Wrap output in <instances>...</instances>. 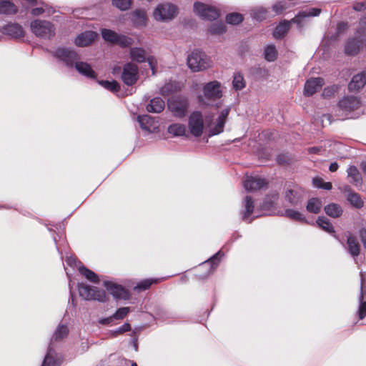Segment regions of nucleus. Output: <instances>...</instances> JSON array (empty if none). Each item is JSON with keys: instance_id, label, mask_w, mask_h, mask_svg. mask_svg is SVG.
I'll list each match as a JSON object with an SVG mask.
<instances>
[{"instance_id": "obj_1", "label": "nucleus", "mask_w": 366, "mask_h": 366, "mask_svg": "<svg viewBox=\"0 0 366 366\" xmlns=\"http://www.w3.org/2000/svg\"><path fill=\"white\" fill-rule=\"evenodd\" d=\"M223 96L222 84L214 80L204 84L202 89V93L197 96V100L200 105L205 107H220L219 102Z\"/></svg>"}, {"instance_id": "obj_2", "label": "nucleus", "mask_w": 366, "mask_h": 366, "mask_svg": "<svg viewBox=\"0 0 366 366\" xmlns=\"http://www.w3.org/2000/svg\"><path fill=\"white\" fill-rule=\"evenodd\" d=\"M321 13V9L318 8H308L300 11L290 21H284L280 22L273 31V36L275 39H282L288 32L290 23L297 24L299 27L302 26V21L307 17L318 16Z\"/></svg>"}, {"instance_id": "obj_3", "label": "nucleus", "mask_w": 366, "mask_h": 366, "mask_svg": "<svg viewBox=\"0 0 366 366\" xmlns=\"http://www.w3.org/2000/svg\"><path fill=\"white\" fill-rule=\"evenodd\" d=\"M59 63L62 64L68 69H73L81 56L74 49L69 47L59 46L50 51Z\"/></svg>"}, {"instance_id": "obj_4", "label": "nucleus", "mask_w": 366, "mask_h": 366, "mask_svg": "<svg viewBox=\"0 0 366 366\" xmlns=\"http://www.w3.org/2000/svg\"><path fill=\"white\" fill-rule=\"evenodd\" d=\"M31 33L38 38L49 40L56 34L55 25L47 20L34 19L30 22Z\"/></svg>"}, {"instance_id": "obj_5", "label": "nucleus", "mask_w": 366, "mask_h": 366, "mask_svg": "<svg viewBox=\"0 0 366 366\" xmlns=\"http://www.w3.org/2000/svg\"><path fill=\"white\" fill-rule=\"evenodd\" d=\"M187 65L194 72L207 69L210 67L209 58L202 51L195 49L187 56Z\"/></svg>"}, {"instance_id": "obj_6", "label": "nucleus", "mask_w": 366, "mask_h": 366, "mask_svg": "<svg viewBox=\"0 0 366 366\" xmlns=\"http://www.w3.org/2000/svg\"><path fill=\"white\" fill-rule=\"evenodd\" d=\"M79 296L86 300H97L106 302L108 297L104 290L97 287H92L84 283H79L77 286Z\"/></svg>"}, {"instance_id": "obj_7", "label": "nucleus", "mask_w": 366, "mask_h": 366, "mask_svg": "<svg viewBox=\"0 0 366 366\" xmlns=\"http://www.w3.org/2000/svg\"><path fill=\"white\" fill-rule=\"evenodd\" d=\"M167 106L174 117L183 118L187 114L189 103L187 97L175 96L168 99Z\"/></svg>"}, {"instance_id": "obj_8", "label": "nucleus", "mask_w": 366, "mask_h": 366, "mask_svg": "<svg viewBox=\"0 0 366 366\" xmlns=\"http://www.w3.org/2000/svg\"><path fill=\"white\" fill-rule=\"evenodd\" d=\"M223 255L224 254L219 250L208 260L202 263L197 269L196 276L199 279H204L212 274L219 265Z\"/></svg>"}, {"instance_id": "obj_9", "label": "nucleus", "mask_w": 366, "mask_h": 366, "mask_svg": "<svg viewBox=\"0 0 366 366\" xmlns=\"http://www.w3.org/2000/svg\"><path fill=\"white\" fill-rule=\"evenodd\" d=\"M177 14V8L172 4H159L153 12L154 18L157 21H167L172 20Z\"/></svg>"}, {"instance_id": "obj_10", "label": "nucleus", "mask_w": 366, "mask_h": 366, "mask_svg": "<svg viewBox=\"0 0 366 366\" xmlns=\"http://www.w3.org/2000/svg\"><path fill=\"white\" fill-rule=\"evenodd\" d=\"M130 58L132 61L138 63L147 61L152 71V74H155V69L157 64L156 59L152 56H147L146 51L139 47H133L130 49Z\"/></svg>"}, {"instance_id": "obj_11", "label": "nucleus", "mask_w": 366, "mask_h": 366, "mask_svg": "<svg viewBox=\"0 0 366 366\" xmlns=\"http://www.w3.org/2000/svg\"><path fill=\"white\" fill-rule=\"evenodd\" d=\"M194 10L197 15L205 20L212 21L219 16V9L201 2L194 3Z\"/></svg>"}, {"instance_id": "obj_12", "label": "nucleus", "mask_w": 366, "mask_h": 366, "mask_svg": "<svg viewBox=\"0 0 366 366\" xmlns=\"http://www.w3.org/2000/svg\"><path fill=\"white\" fill-rule=\"evenodd\" d=\"M189 132L195 137H200L203 133L204 121L201 112L195 111L191 113L188 120Z\"/></svg>"}, {"instance_id": "obj_13", "label": "nucleus", "mask_w": 366, "mask_h": 366, "mask_svg": "<svg viewBox=\"0 0 366 366\" xmlns=\"http://www.w3.org/2000/svg\"><path fill=\"white\" fill-rule=\"evenodd\" d=\"M121 78L126 85H134L139 78L138 66L132 63H127L123 66Z\"/></svg>"}, {"instance_id": "obj_14", "label": "nucleus", "mask_w": 366, "mask_h": 366, "mask_svg": "<svg viewBox=\"0 0 366 366\" xmlns=\"http://www.w3.org/2000/svg\"><path fill=\"white\" fill-rule=\"evenodd\" d=\"M104 286L109 294L117 300H128L131 297L130 292L120 285L112 281H104Z\"/></svg>"}, {"instance_id": "obj_15", "label": "nucleus", "mask_w": 366, "mask_h": 366, "mask_svg": "<svg viewBox=\"0 0 366 366\" xmlns=\"http://www.w3.org/2000/svg\"><path fill=\"white\" fill-rule=\"evenodd\" d=\"M242 209L240 212L242 220L251 223L254 218L259 217V214H254V200L250 196H246L242 202Z\"/></svg>"}, {"instance_id": "obj_16", "label": "nucleus", "mask_w": 366, "mask_h": 366, "mask_svg": "<svg viewBox=\"0 0 366 366\" xmlns=\"http://www.w3.org/2000/svg\"><path fill=\"white\" fill-rule=\"evenodd\" d=\"M0 31L7 36L13 39L23 38L25 31L23 26L16 22H9L0 28Z\"/></svg>"}, {"instance_id": "obj_17", "label": "nucleus", "mask_w": 366, "mask_h": 366, "mask_svg": "<svg viewBox=\"0 0 366 366\" xmlns=\"http://www.w3.org/2000/svg\"><path fill=\"white\" fill-rule=\"evenodd\" d=\"M303 193L304 192L301 188L295 186L286 190L285 198L291 206L301 207L303 201Z\"/></svg>"}, {"instance_id": "obj_18", "label": "nucleus", "mask_w": 366, "mask_h": 366, "mask_svg": "<svg viewBox=\"0 0 366 366\" xmlns=\"http://www.w3.org/2000/svg\"><path fill=\"white\" fill-rule=\"evenodd\" d=\"M267 184V182L265 179L259 176H247L243 182L244 187L247 192L261 189L266 187Z\"/></svg>"}, {"instance_id": "obj_19", "label": "nucleus", "mask_w": 366, "mask_h": 366, "mask_svg": "<svg viewBox=\"0 0 366 366\" xmlns=\"http://www.w3.org/2000/svg\"><path fill=\"white\" fill-rule=\"evenodd\" d=\"M360 104V99L355 96H345L338 103L339 108L345 112H351L357 109Z\"/></svg>"}, {"instance_id": "obj_20", "label": "nucleus", "mask_w": 366, "mask_h": 366, "mask_svg": "<svg viewBox=\"0 0 366 366\" xmlns=\"http://www.w3.org/2000/svg\"><path fill=\"white\" fill-rule=\"evenodd\" d=\"M229 111L230 107L225 108L221 111L214 127H211L209 129V136L217 135L223 132Z\"/></svg>"}, {"instance_id": "obj_21", "label": "nucleus", "mask_w": 366, "mask_h": 366, "mask_svg": "<svg viewBox=\"0 0 366 366\" xmlns=\"http://www.w3.org/2000/svg\"><path fill=\"white\" fill-rule=\"evenodd\" d=\"M324 84V79L321 77L310 78L307 80L305 84L304 94L310 97L322 88Z\"/></svg>"}, {"instance_id": "obj_22", "label": "nucleus", "mask_w": 366, "mask_h": 366, "mask_svg": "<svg viewBox=\"0 0 366 366\" xmlns=\"http://www.w3.org/2000/svg\"><path fill=\"white\" fill-rule=\"evenodd\" d=\"M343 192L346 196L347 200L350 203V204L357 208L360 209L363 207L364 202L360 197V195L353 191L351 187L348 185L344 187Z\"/></svg>"}, {"instance_id": "obj_23", "label": "nucleus", "mask_w": 366, "mask_h": 366, "mask_svg": "<svg viewBox=\"0 0 366 366\" xmlns=\"http://www.w3.org/2000/svg\"><path fill=\"white\" fill-rule=\"evenodd\" d=\"M97 37V32L94 31H86L76 36L74 39V44L77 46H86L91 44Z\"/></svg>"}, {"instance_id": "obj_24", "label": "nucleus", "mask_w": 366, "mask_h": 366, "mask_svg": "<svg viewBox=\"0 0 366 366\" xmlns=\"http://www.w3.org/2000/svg\"><path fill=\"white\" fill-rule=\"evenodd\" d=\"M363 44L360 38L352 37L348 39L345 45V54L347 56L357 54Z\"/></svg>"}, {"instance_id": "obj_25", "label": "nucleus", "mask_w": 366, "mask_h": 366, "mask_svg": "<svg viewBox=\"0 0 366 366\" xmlns=\"http://www.w3.org/2000/svg\"><path fill=\"white\" fill-rule=\"evenodd\" d=\"M61 363V357L57 354L54 348L49 346L41 366H59Z\"/></svg>"}, {"instance_id": "obj_26", "label": "nucleus", "mask_w": 366, "mask_h": 366, "mask_svg": "<svg viewBox=\"0 0 366 366\" xmlns=\"http://www.w3.org/2000/svg\"><path fill=\"white\" fill-rule=\"evenodd\" d=\"M74 69H75L79 74L86 78L92 79H94L97 78V74L92 69L90 64H89L86 62L81 61V59L77 61V62L74 65Z\"/></svg>"}, {"instance_id": "obj_27", "label": "nucleus", "mask_w": 366, "mask_h": 366, "mask_svg": "<svg viewBox=\"0 0 366 366\" xmlns=\"http://www.w3.org/2000/svg\"><path fill=\"white\" fill-rule=\"evenodd\" d=\"M366 84V71L359 73L352 78L348 84V89L350 92H358Z\"/></svg>"}, {"instance_id": "obj_28", "label": "nucleus", "mask_w": 366, "mask_h": 366, "mask_svg": "<svg viewBox=\"0 0 366 366\" xmlns=\"http://www.w3.org/2000/svg\"><path fill=\"white\" fill-rule=\"evenodd\" d=\"M132 19L134 27H142L147 24V15L143 10H135L132 12Z\"/></svg>"}, {"instance_id": "obj_29", "label": "nucleus", "mask_w": 366, "mask_h": 366, "mask_svg": "<svg viewBox=\"0 0 366 366\" xmlns=\"http://www.w3.org/2000/svg\"><path fill=\"white\" fill-rule=\"evenodd\" d=\"M347 177L350 179V182L356 187H360L362 184L361 174L357 168L354 166H350L347 169Z\"/></svg>"}, {"instance_id": "obj_30", "label": "nucleus", "mask_w": 366, "mask_h": 366, "mask_svg": "<svg viewBox=\"0 0 366 366\" xmlns=\"http://www.w3.org/2000/svg\"><path fill=\"white\" fill-rule=\"evenodd\" d=\"M18 11V7L9 0H0V14L14 15Z\"/></svg>"}, {"instance_id": "obj_31", "label": "nucleus", "mask_w": 366, "mask_h": 366, "mask_svg": "<svg viewBox=\"0 0 366 366\" xmlns=\"http://www.w3.org/2000/svg\"><path fill=\"white\" fill-rule=\"evenodd\" d=\"M347 249L350 254L353 258L357 257L360 254V246L357 239L355 237L350 235L347 237Z\"/></svg>"}, {"instance_id": "obj_32", "label": "nucleus", "mask_w": 366, "mask_h": 366, "mask_svg": "<svg viewBox=\"0 0 366 366\" xmlns=\"http://www.w3.org/2000/svg\"><path fill=\"white\" fill-rule=\"evenodd\" d=\"M164 101L160 97H155L152 99L147 106V110L152 113H160L164 110Z\"/></svg>"}, {"instance_id": "obj_33", "label": "nucleus", "mask_w": 366, "mask_h": 366, "mask_svg": "<svg viewBox=\"0 0 366 366\" xmlns=\"http://www.w3.org/2000/svg\"><path fill=\"white\" fill-rule=\"evenodd\" d=\"M322 202L319 198L313 197L308 200L306 209L312 214H318L321 211Z\"/></svg>"}, {"instance_id": "obj_34", "label": "nucleus", "mask_w": 366, "mask_h": 366, "mask_svg": "<svg viewBox=\"0 0 366 366\" xmlns=\"http://www.w3.org/2000/svg\"><path fill=\"white\" fill-rule=\"evenodd\" d=\"M79 272L81 274L85 277V278H86L91 282L96 284H98L99 282V278L98 275L94 272L89 269L84 265L79 266Z\"/></svg>"}, {"instance_id": "obj_35", "label": "nucleus", "mask_w": 366, "mask_h": 366, "mask_svg": "<svg viewBox=\"0 0 366 366\" xmlns=\"http://www.w3.org/2000/svg\"><path fill=\"white\" fill-rule=\"evenodd\" d=\"M324 210L328 216L333 218L339 217L342 213V207L335 203H331L326 205Z\"/></svg>"}, {"instance_id": "obj_36", "label": "nucleus", "mask_w": 366, "mask_h": 366, "mask_svg": "<svg viewBox=\"0 0 366 366\" xmlns=\"http://www.w3.org/2000/svg\"><path fill=\"white\" fill-rule=\"evenodd\" d=\"M167 132L174 137H181L185 134L186 127L179 123L172 124L168 127Z\"/></svg>"}, {"instance_id": "obj_37", "label": "nucleus", "mask_w": 366, "mask_h": 366, "mask_svg": "<svg viewBox=\"0 0 366 366\" xmlns=\"http://www.w3.org/2000/svg\"><path fill=\"white\" fill-rule=\"evenodd\" d=\"M284 215L290 219L300 222H307V219L301 212L292 209H287L284 212Z\"/></svg>"}, {"instance_id": "obj_38", "label": "nucleus", "mask_w": 366, "mask_h": 366, "mask_svg": "<svg viewBox=\"0 0 366 366\" xmlns=\"http://www.w3.org/2000/svg\"><path fill=\"white\" fill-rule=\"evenodd\" d=\"M160 279H146L138 282L134 287V290L137 292L144 291L149 289L152 285L158 283Z\"/></svg>"}, {"instance_id": "obj_39", "label": "nucleus", "mask_w": 366, "mask_h": 366, "mask_svg": "<svg viewBox=\"0 0 366 366\" xmlns=\"http://www.w3.org/2000/svg\"><path fill=\"white\" fill-rule=\"evenodd\" d=\"M317 225L324 231L333 234L335 233L334 227L330 221L325 217H319L316 221Z\"/></svg>"}, {"instance_id": "obj_40", "label": "nucleus", "mask_w": 366, "mask_h": 366, "mask_svg": "<svg viewBox=\"0 0 366 366\" xmlns=\"http://www.w3.org/2000/svg\"><path fill=\"white\" fill-rule=\"evenodd\" d=\"M101 34L104 41L114 44L119 34L111 29H102Z\"/></svg>"}, {"instance_id": "obj_41", "label": "nucleus", "mask_w": 366, "mask_h": 366, "mask_svg": "<svg viewBox=\"0 0 366 366\" xmlns=\"http://www.w3.org/2000/svg\"><path fill=\"white\" fill-rule=\"evenodd\" d=\"M98 83L104 88L107 89V90L112 92H117L120 90V85L115 80L111 81L107 80H101L99 81Z\"/></svg>"}, {"instance_id": "obj_42", "label": "nucleus", "mask_w": 366, "mask_h": 366, "mask_svg": "<svg viewBox=\"0 0 366 366\" xmlns=\"http://www.w3.org/2000/svg\"><path fill=\"white\" fill-rule=\"evenodd\" d=\"M137 122H139L140 127L145 130L149 131L150 127L152 124V119L147 114L145 115H139L137 117Z\"/></svg>"}, {"instance_id": "obj_43", "label": "nucleus", "mask_w": 366, "mask_h": 366, "mask_svg": "<svg viewBox=\"0 0 366 366\" xmlns=\"http://www.w3.org/2000/svg\"><path fill=\"white\" fill-rule=\"evenodd\" d=\"M68 333H69V329H68L67 326L64 325H60L55 330L54 335L52 337L51 341L53 340H54L56 341L61 340L63 338H64L65 337H66Z\"/></svg>"}, {"instance_id": "obj_44", "label": "nucleus", "mask_w": 366, "mask_h": 366, "mask_svg": "<svg viewBox=\"0 0 366 366\" xmlns=\"http://www.w3.org/2000/svg\"><path fill=\"white\" fill-rule=\"evenodd\" d=\"M264 58L269 61H274L277 56V51L274 45L271 44L264 49Z\"/></svg>"}, {"instance_id": "obj_45", "label": "nucleus", "mask_w": 366, "mask_h": 366, "mask_svg": "<svg viewBox=\"0 0 366 366\" xmlns=\"http://www.w3.org/2000/svg\"><path fill=\"white\" fill-rule=\"evenodd\" d=\"M252 17L257 21H262L267 16V10L262 6H257L252 9Z\"/></svg>"}, {"instance_id": "obj_46", "label": "nucleus", "mask_w": 366, "mask_h": 366, "mask_svg": "<svg viewBox=\"0 0 366 366\" xmlns=\"http://www.w3.org/2000/svg\"><path fill=\"white\" fill-rule=\"evenodd\" d=\"M209 33L212 34H222L226 31V26L223 22H215L210 25Z\"/></svg>"}, {"instance_id": "obj_47", "label": "nucleus", "mask_w": 366, "mask_h": 366, "mask_svg": "<svg viewBox=\"0 0 366 366\" xmlns=\"http://www.w3.org/2000/svg\"><path fill=\"white\" fill-rule=\"evenodd\" d=\"M232 84L235 90H241L244 88L245 81L243 76L239 73L235 74L234 75Z\"/></svg>"}, {"instance_id": "obj_48", "label": "nucleus", "mask_w": 366, "mask_h": 366, "mask_svg": "<svg viewBox=\"0 0 366 366\" xmlns=\"http://www.w3.org/2000/svg\"><path fill=\"white\" fill-rule=\"evenodd\" d=\"M364 295L362 291V285L361 286V292L359 296L360 306L358 310V316L360 320H362L366 316V302L363 301Z\"/></svg>"}, {"instance_id": "obj_49", "label": "nucleus", "mask_w": 366, "mask_h": 366, "mask_svg": "<svg viewBox=\"0 0 366 366\" xmlns=\"http://www.w3.org/2000/svg\"><path fill=\"white\" fill-rule=\"evenodd\" d=\"M130 312H132V310L129 307H120L112 315V317L117 320H122L124 319Z\"/></svg>"}, {"instance_id": "obj_50", "label": "nucleus", "mask_w": 366, "mask_h": 366, "mask_svg": "<svg viewBox=\"0 0 366 366\" xmlns=\"http://www.w3.org/2000/svg\"><path fill=\"white\" fill-rule=\"evenodd\" d=\"M133 40L132 38L125 35L118 34L114 44H117L122 48L129 46L132 44Z\"/></svg>"}, {"instance_id": "obj_51", "label": "nucleus", "mask_w": 366, "mask_h": 366, "mask_svg": "<svg viewBox=\"0 0 366 366\" xmlns=\"http://www.w3.org/2000/svg\"><path fill=\"white\" fill-rule=\"evenodd\" d=\"M243 21V17L241 14L231 13L226 16V21L229 24L236 25Z\"/></svg>"}, {"instance_id": "obj_52", "label": "nucleus", "mask_w": 366, "mask_h": 366, "mask_svg": "<svg viewBox=\"0 0 366 366\" xmlns=\"http://www.w3.org/2000/svg\"><path fill=\"white\" fill-rule=\"evenodd\" d=\"M132 0H112V4L121 11L128 10Z\"/></svg>"}, {"instance_id": "obj_53", "label": "nucleus", "mask_w": 366, "mask_h": 366, "mask_svg": "<svg viewBox=\"0 0 366 366\" xmlns=\"http://www.w3.org/2000/svg\"><path fill=\"white\" fill-rule=\"evenodd\" d=\"M289 7L288 4L285 1H280L275 3L272 9L276 14H280Z\"/></svg>"}, {"instance_id": "obj_54", "label": "nucleus", "mask_w": 366, "mask_h": 366, "mask_svg": "<svg viewBox=\"0 0 366 366\" xmlns=\"http://www.w3.org/2000/svg\"><path fill=\"white\" fill-rule=\"evenodd\" d=\"M132 330V327L129 323L125 322L122 326L119 327L114 330L111 331L112 337H117L118 335L123 334L125 332H129Z\"/></svg>"}, {"instance_id": "obj_55", "label": "nucleus", "mask_w": 366, "mask_h": 366, "mask_svg": "<svg viewBox=\"0 0 366 366\" xmlns=\"http://www.w3.org/2000/svg\"><path fill=\"white\" fill-rule=\"evenodd\" d=\"M66 263L67 265L72 268L76 267L79 269V265H83L81 262L76 260V259L74 257L70 256L67 257L66 259Z\"/></svg>"}, {"instance_id": "obj_56", "label": "nucleus", "mask_w": 366, "mask_h": 366, "mask_svg": "<svg viewBox=\"0 0 366 366\" xmlns=\"http://www.w3.org/2000/svg\"><path fill=\"white\" fill-rule=\"evenodd\" d=\"M173 92V85L171 83L165 84L161 89L160 92L164 97L169 96Z\"/></svg>"}, {"instance_id": "obj_57", "label": "nucleus", "mask_w": 366, "mask_h": 366, "mask_svg": "<svg viewBox=\"0 0 366 366\" xmlns=\"http://www.w3.org/2000/svg\"><path fill=\"white\" fill-rule=\"evenodd\" d=\"M353 9L357 11H362L366 9V1L362 2H356L352 6Z\"/></svg>"}, {"instance_id": "obj_58", "label": "nucleus", "mask_w": 366, "mask_h": 366, "mask_svg": "<svg viewBox=\"0 0 366 366\" xmlns=\"http://www.w3.org/2000/svg\"><path fill=\"white\" fill-rule=\"evenodd\" d=\"M359 237L363 244L364 248L366 249V229L361 228L359 230Z\"/></svg>"}, {"instance_id": "obj_59", "label": "nucleus", "mask_w": 366, "mask_h": 366, "mask_svg": "<svg viewBox=\"0 0 366 366\" xmlns=\"http://www.w3.org/2000/svg\"><path fill=\"white\" fill-rule=\"evenodd\" d=\"M289 157L285 154H280L277 157V161L280 164H285L289 162Z\"/></svg>"}, {"instance_id": "obj_60", "label": "nucleus", "mask_w": 366, "mask_h": 366, "mask_svg": "<svg viewBox=\"0 0 366 366\" xmlns=\"http://www.w3.org/2000/svg\"><path fill=\"white\" fill-rule=\"evenodd\" d=\"M114 320V317H112V315L108 317L102 318L99 320V323L102 325H108L112 323V322Z\"/></svg>"}, {"instance_id": "obj_61", "label": "nucleus", "mask_w": 366, "mask_h": 366, "mask_svg": "<svg viewBox=\"0 0 366 366\" xmlns=\"http://www.w3.org/2000/svg\"><path fill=\"white\" fill-rule=\"evenodd\" d=\"M335 92V89L333 87H327L325 88L322 95L324 97H329L333 94V93Z\"/></svg>"}, {"instance_id": "obj_62", "label": "nucleus", "mask_w": 366, "mask_h": 366, "mask_svg": "<svg viewBox=\"0 0 366 366\" xmlns=\"http://www.w3.org/2000/svg\"><path fill=\"white\" fill-rule=\"evenodd\" d=\"M323 183L322 179L320 177H315L312 179V184L315 187L320 189Z\"/></svg>"}, {"instance_id": "obj_63", "label": "nucleus", "mask_w": 366, "mask_h": 366, "mask_svg": "<svg viewBox=\"0 0 366 366\" xmlns=\"http://www.w3.org/2000/svg\"><path fill=\"white\" fill-rule=\"evenodd\" d=\"M347 28V24L345 22H339L337 25V33H342Z\"/></svg>"}, {"instance_id": "obj_64", "label": "nucleus", "mask_w": 366, "mask_h": 366, "mask_svg": "<svg viewBox=\"0 0 366 366\" xmlns=\"http://www.w3.org/2000/svg\"><path fill=\"white\" fill-rule=\"evenodd\" d=\"M44 12V9L41 7H37L32 9L31 11V14L33 16H39L41 15Z\"/></svg>"}]
</instances>
